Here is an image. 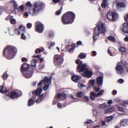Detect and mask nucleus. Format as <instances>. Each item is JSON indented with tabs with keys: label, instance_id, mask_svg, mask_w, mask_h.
<instances>
[{
	"label": "nucleus",
	"instance_id": "aec40b11",
	"mask_svg": "<svg viewBox=\"0 0 128 128\" xmlns=\"http://www.w3.org/2000/svg\"><path fill=\"white\" fill-rule=\"evenodd\" d=\"M90 98L91 100H94L95 98L98 96L97 94L94 93L93 92H91L90 93Z\"/></svg>",
	"mask_w": 128,
	"mask_h": 128
},
{
	"label": "nucleus",
	"instance_id": "72a5a7b5",
	"mask_svg": "<svg viewBox=\"0 0 128 128\" xmlns=\"http://www.w3.org/2000/svg\"><path fill=\"white\" fill-rule=\"evenodd\" d=\"M95 81V80L94 79L92 80H90V83L91 85L92 86H93L94 85Z\"/></svg>",
	"mask_w": 128,
	"mask_h": 128
},
{
	"label": "nucleus",
	"instance_id": "e2e57ef3",
	"mask_svg": "<svg viewBox=\"0 0 128 128\" xmlns=\"http://www.w3.org/2000/svg\"><path fill=\"white\" fill-rule=\"evenodd\" d=\"M112 102V100H109L108 102V104H111Z\"/></svg>",
	"mask_w": 128,
	"mask_h": 128
},
{
	"label": "nucleus",
	"instance_id": "a18cd8bd",
	"mask_svg": "<svg viewBox=\"0 0 128 128\" xmlns=\"http://www.w3.org/2000/svg\"><path fill=\"white\" fill-rule=\"evenodd\" d=\"M32 24L31 23H28L26 24V27L30 29L32 27Z\"/></svg>",
	"mask_w": 128,
	"mask_h": 128
},
{
	"label": "nucleus",
	"instance_id": "ea45409f",
	"mask_svg": "<svg viewBox=\"0 0 128 128\" xmlns=\"http://www.w3.org/2000/svg\"><path fill=\"white\" fill-rule=\"evenodd\" d=\"M62 7H61L58 10V11H56V15H58L60 14L61 12V11L62 10Z\"/></svg>",
	"mask_w": 128,
	"mask_h": 128
},
{
	"label": "nucleus",
	"instance_id": "a878e982",
	"mask_svg": "<svg viewBox=\"0 0 128 128\" xmlns=\"http://www.w3.org/2000/svg\"><path fill=\"white\" fill-rule=\"evenodd\" d=\"M10 22L12 24H14L16 23V20L13 18V16H11L10 18Z\"/></svg>",
	"mask_w": 128,
	"mask_h": 128
},
{
	"label": "nucleus",
	"instance_id": "9b49d317",
	"mask_svg": "<svg viewBox=\"0 0 128 128\" xmlns=\"http://www.w3.org/2000/svg\"><path fill=\"white\" fill-rule=\"evenodd\" d=\"M31 70V69H30V70L23 72V74L26 78H28L32 76L33 72Z\"/></svg>",
	"mask_w": 128,
	"mask_h": 128
},
{
	"label": "nucleus",
	"instance_id": "2f4dec72",
	"mask_svg": "<svg viewBox=\"0 0 128 128\" xmlns=\"http://www.w3.org/2000/svg\"><path fill=\"white\" fill-rule=\"evenodd\" d=\"M107 38L108 39L111 41L114 42L115 41V38L114 37L110 36H108Z\"/></svg>",
	"mask_w": 128,
	"mask_h": 128
},
{
	"label": "nucleus",
	"instance_id": "393cba45",
	"mask_svg": "<svg viewBox=\"0 0 128 128\" xmlns=\"http://www.w3.org/2000/svg\"><path fill=\"white\" fill-rule=\"evenodd\" d=\"M64 97V99H65L66 97V96L64 94H63L62 95H61L60 94H58L57 95H56L55 96V98H57L58 99H59L60 98Z\"/></svg>",
	"mask_w": 128,
	"mask_h": 128
},
{
	"label": "nucleus",
	"instance_id": "6ab92c4d",
	"mask_svg": "<svg viewBox=\"0 0 128 128\" xmlns=\"http://www.w3.org/2000/svg\"><path fill=\"white\" fill-rule=\"evenodd\" d=\"M36 96H34L32 98H30L28 100V106H30L33 105L34 104V100L36 99Z\"/></svg>",
	"mask_w": 128,
	"mask_h": 128
},
{
	"label": "nucleus",
	"instance_id": "3c124183",
	"mask_svg": "<svg viewBox=\"0 0 128 128\" xmlns=\"http://www.w3.org/2000/svg\"><path fill=\"white\" fill-rule=\"evenodd\" d=\"M20 9L22 11H23L24 10V6L23 5H21L19 6Z\"/></svg>",
	"mask_w": 128,
	"mask_h": 128
},
{
	"label": "nucleus",
	"instance_id": "6e6552de",
	"mask_svg": "<svg viewBox=\"0 0 128 128\" xmlns=\"http://www.w3.org/2000/svg\"><path fill=\"white\" fill-rule=\"evenodd\" d=\"M54 62L56 66L61 64L63 61V57L59 55H55L54 57Z\"/></svg>",
	"mask_w": 128,
	"mask_h": 128
},
{
	"label": "nucleus",
	"instance_id": "7ed1b4c3",
	"mask_svg": "<svg viewBox=\"0 0 128 128\" xmlns=\"http://www.w3.org/2000/svg\"><path fill=\"white\" fill-rule=\"evenodd\" d=\"M128 64L126 62L124 64L122 61L118 63L116 68L117 73L119 74H121L127 72L128 71Z\"/></svg>",
	"mask_w": 128,
	"mask_h": 128
},
{
	"label": "nucleus",
	"instance_id": "6e6d98bb",
	"mask_svg": "<svg viewBox=\"0 0 128 128\" xmlns=\"http://www.w3.org/2000/svg\"><path fill=\"white\" fill-rule=\"evenodd\" d=\"M94 88L96 91L97 92L99 91L100 90V88L98 87H97V88L95 87Z\"/></svg>",
	"mask_w": 128,
	"mask_h": 128
},
{
	"label": "nucleus",
	"instance_id": "052dcab7",
	"mask_svg": "<svg viewBox=\"0 0 128 128\" xmlns=\"http://www.w3.org/2000/svg\"><path fill=\"white\" fill-rule=\"evenodd\" d=\"M117 92V91L116 90H114L112 92V94L114 95H116Z\"/></svg>",
	"mask_w": 128,
	"mask_h": 128
},
{
	"label": "nucleus",
	"instance_id": "603ef678",
	"mask_svg": "<svg viewBox=\"0 0 128 128\" xmlns=\"http://www.w3.org/2000/svg\"><path fill=\"white\" fill-rule=\"evenodd\" d=\"M91 53H92V55L93 56H96L97 54L96 52L95 51H92V52Z\"/></svg>",
	"mask_w": 128,
	"mask_h": 128
},
{
	"label": "nucleus",
	"instance_id": "c03bdc74",
	"mask_svg": "<svg viewBox=\"0 0 128 128\" xmlns=\"http://www.w3.org/2000/svg\"><path fill=\"white\" fill-rule=\"evenodd\" d=\"M128 104V101H125L124 102L122 105L126 107Z\"/></svg>",
	"mask_w": 128,
	"mask_h": 128
},
{
	"label": "nucleus",
	"instance_id": "37998d69",
	"mask_svg": "<svg viewBox=\"0 0 128 128\" xmlns=\"http://www.w3.org/2000/svg\"><path fill=\"white\" fill-rule=\"evenodd\" d=\"M78 86L80 88H81L85 86V85L82 84H78Z\"/></svg>",
	"mask_w": 128,
	"mask_h": 128
},
{
	"label": "nucleus",
	"instance_id": "a211bd4d",
	"mask_svg": "<svg viewBox=\"0 0 128 128\" xmlns=\"http://www.w3.org/2000/svg\"><path fill=\"white\" fill-rule=\"evenodd\" d=\"M37 88L36 90L32 92V93L33 94H35L36 96H38L40 95L42 92V87H40L39 88Z\"/></svg>",
	"mask_w": 128,
	"mask_h": 128
},
{
	"label": "nucleus",
	"instance_id": "de8ad7c7",
	"mask_svg": "<svg viewBox=\"0 0 128 128\" xmlns=\"http://www.w3.org/2000/svg\"><path fill=\"white\" fill-rule=\"evenodd\" d=\"M118 108L119 110L122 112H124V109L122 107H118Z\"/></svg>",
	"mask_w": 128,
	"mask_h": 128
},
{
	"label": "nucleus",
	"instance_id": "9d476101",
	"mask_svg": "<svg viewBox=\"0 0 128 128\" xmlns=\"http://www.w3.org/2000/svg\"><path fill=\"white\" fill-rule=\"evenodd\" d=\"M22 93L20 90H17L15 91L12 92H10V97L13 98L18 97L20 96Z\"/></svg>",
	"mask_w": 128,
	"mask_h": 128
},
{
	"label": "nucleus",
	"instance_id": "b1692460",
	"mask_svg": "<svg viewBox=\"0 0 128 128\" xmlns=\"http://www.w3.org/2000/svg\"><path fill=\"white\" fill-rule=\"evenodd\" d=\"M36 59L35 58H33L31 62V65L32 66H35L36 64Z\"/></svg>",
	"mask_w": 128,
	"mask_h": 128
},
{
	"label": "nucleus",
	"instance_id": "1a4fd4ad",
	"mask_svg": "<svg viewBox=\"0 0 128 128\" xmlns=\"http://www.w3.org/2000/svg\"><path fill=\"white\" fill-rule=\"evenodd\" d=\"M35 30L39 33H42L44 30V28L42 24L40 22H37L35 24Z\"/></svg>",
	"mask_w": 128,
	"mask_h": 128
},
{
	"label": "nucleus",
	"instance_id": "20e7f679",
	"mask_svg": "<svg viewBox=\"0 0 128 128\" xmlns=\"http://www.w3.org/2000/svg\"><path fill=\"white\" fill-rule=\"evenodd\" d=\"M104 24L100 22L97 24V26L94 28L93 33V38L94 40L96 41L98 39L100 33H104Z\"/></svg>",
	"mask_w": 128,
	"mask_h": 128
},
{
	"label": "nucleus",
	"instance_id": "c756f323",
	"mask_svg": "<svg viewBox=\"0 0 128 128\" xmlns=\"http://www.w3.org/2000/svg\"><path fill=\"white\" fill-rule=\"evenodd\" d=\"M113 118V116H112L108 117L106 119V121L107 122H108L111 121Z\"/></svg>",
	"mask_w": 128,
	"mask_h": 128
},
{
	"label": "nucleus",
	"instance_id": "bf43d9fd",
	"mask_svg": "<svg viewBox=\"0 0 128 128\" xmlns=\"http://www.w3.org/2000/svg\"><path fill=\"white\" fill-rule=\"evenodd\" d=\"M3 12V8L2 7L0 6V15Z\"/></svg>",
	"mask_w": 128,
	"mask_h": 128
},
{
	"label": "nucleus",
	"instance_id": "473e14b6",
	"mask_svg": "<svg viewBox=\"0 0 128 128\" xmlns=\"http://www.w3.org/2000/svg\"><path fill=\"white\" fill-rule=\"evenodd\" d=\"M110 2V0H104V8Z\"/></svg>",
	"mask_w": 128,
	"mask_h": 128
},
{
	"label": "nucleus",
	"instance_id": "5fc2aeb1",
	"mask_svg": "<svg viewBox=\"0 0 128 128\" xmlns=\"http://www.w3.org/2000/svg\"><path fill=\"white\" fill-rule=\"evenodd\" d=\"M92 122V120H87V121L84 122V123H86L87 124H89L91 123Z\"/></svg>",
	"mask_w": 128,
	"mask_h": 128
},
{
	"label": "nucleus",
	"instance_id": "f8f14e48",
	"mask_svg": "<svg viewBox=\"0 0 128 128\" xmlns=\"http://www.w3.org/2000/svg\"><path fill=\"white\" fill-rule=\"evenodd\" d=\"M121 28L123 32L128 33V24L124 23L121 26Z\"/></svg>",
	"mask_w": 128,
	"mask_h": 128
},
{
	"label": "nucleus",
	"instance_id": "423d86ee",
	"mask_svg": "<svg viewBox=\"0 0 128 128\" xmlns=\"http://www.w3.org/2000/svg\"><path fill=\"white\" fill-rule=\"evenodd\" d=\"M51 78L45 76L44 80H41L38 84V85L40 86L43 83L44 85V90L46 91L48 89L49 85L51 83Z\"/></svg>",
	"mask_w": 128,
	"mask_h": 128
},
{
	"label": "nucleus",
	"instance_id": "8fccbe9b",
	"mask_svg": "<svg viewBox=\"0 0 128 128\" xmlns=\"http://www.w3.org/2000/svg\"><path fill=\"white\" fill-rule=\"evenodd\" d=\"M21 38L22 39L25 40L26 38V36L23 33H22Z\"/></svg>",
	"mask_w": 128,
	"mask_h": 128
},
{
	"label": "nucleus",
	"instance_id": "0eeeda50",
	"mask_svg": "<svg viewBox=\"0 0 128 128\" xmlns=\"http://www.w3.org/2000/svg\"><path fill=\"white\" fill-rule=\"evenodd\" d=\"M107 16L109 20L114 21L117 19L118 14L115 12L111 11L107 13Z\"/></svg>",
	"mask_w": 128,
	"mask_h": 128
},
{
	"label": "nucleus",
	"instance_id": "338daca9",
	"mask_svg": "<svg viewBox=\"0 0 128 128\" xmlns=\"http://www.w3.org/2000/svg\"><path fill=\"white\" fill-rule=\"evenodd\" d=\"M93 112L94 115L95 116H96L97 114V112L96 111V110H93Z\"/></svg>",
	"mask_w": 128,
	"mask_h": 128
},
{
	"label": "nucleus",
	"instance_id": "c9c22d12",
	"mask_svg": "<svg viewBox=\"0 0 128 128\" xmlns=\"http://www.w3.org/2000/svg\"><path fill=\"white\" fill-rule=\"evenodd\" d=\"M76 95L78 97H81L83 96V94L82 92H80L77 94Z\"/></svg>",
	"mask_w": 128,
	"mask_h": 128
},
{
	"label": "nucleus",
	"instance_id": "7c9ffc66",
	"mask_svg": "<svg viewBox=\"0 0 128 128\" xmlns=\"http://www.w3.org/2000/svg\"><path fill=\"white\" fill-rule=\"evenodd\" d=\"M118 50L121 52H123L126 51V49L124 47H121L118 48Z\"/></svg>",
	"mask_w": 128,
	"mask_h": 128
},
{
	"label": "nucleus",
	"instance_id": "680f3d73",
	"mask_svg": "<svg viewBox=\"0 0 128 128\" xmlns=\"http://www.w3.org/2000/svg\"><path fill=\"white\" fill-rule=\"evenodd\" d=\"M89 98L87 96H85L84 97V100L85 101H88V100Z\"/></svg>",
	"mask_w": 128,
	"mask_h": 128
},
{
	"label": "nucleus",
	"instance_id": "69168bd1",
	"mask_svg": "<svg viewBox=\"0 0 128 128\" xmlns=\"http://www.w3.org/2000/svg\"><path fill=\"white\" fill-rule=\"evenodd\" d=\"M100 108L102 109H104V104H101L100 106Z\"/></svg>",
	"mask_w": 128,
	"mask_h": 128
},
{
	"label": "nucleus",
	"instance_id": "f3484780",
	"mask_svg": "<svg viewBox=\"0 0 128 128\" xmlns=\"http://www.w3.org/2000/svg\"><path fill=\"white\" fill-rule=\"evenodd\" d=\"M26 30V28L25 26L22 25L20 26L18 28V32L20 34L21 33H23L25 32Z\"/></svg>",
	"mask_w": 128,
	"mask_h": 128
},
{
	"label": "nucleus",
	"instance_id": "f704fd0d",
	"mask_svg": "<svg viewBox=\"0 0 128 128\" xmlns=\"http://www.w3.org/2000/svg\"><path fill=\"white\" fill-rule=\"evenodd\" d=\"M13 2L14 4V11L18 9V5L14 1H12Z\"/></svg>",
	"mask_w": 128,
	"mask_h": 128
},
{
	"label": "nucleus",
	"instance_id": "39448f33",
	"mask_svg": "<svg viewBox=\"0 0 128 128\" xmlns=\"http://www.w3.org/2000/svg\"><path fill=\"white\" fill-rule=\"evenodd\" d=\"M42 4L39 2H36L34 4V7L30 8L28 10L30 14L32 16L36 15L42 7Z\"/></svg>",
	"mask_w": 128,
	"mask_h": 128
},
{
	"label": "nucleus",
	"instance_id": "49530a36",
	"mask_svg": "<svg viewBox=\"0 0 128 128\" xmlns=\"http://www.w3.org/2000/svg\"><path fill=\"white\" fill-rule=\"evenodd\" d=\"M82 61H81L80 62V64L78 65V67H77V69L79 70L80 68V66H82Z\"/></svg>",
	"mask_w": 128,
	"mask_h": 128
},
{
	"label": "nucleus",
	"instance_id": "dca6fc26",
	"mask_svg": "<svg viewBox=\"0 0 128 128\" xmlns=\"http://www.w3.org/2000/svg\"><path fill=\"white\" fill-rule=\"evenodd\" d=\"M87 66L85 64H84L82 65L81 66L79 70H77V71L79 72H84L86 70H88L87 68Z\"/></svg>",
	"mask_w": 128,
	"mask_h": 128
},
{
	"label": "nucleus",
	"instance_id": "c85d7f7f",
	"mask_svg": "<svg viewBox=\"0 0 128 128\" xmlns=\"http://www.w3.org/2000/svg\"><path fill=\"white\" fill-rule=\"evenodd\" d=\"M79 57L81 59L85 58L86 57V55L83 53H80L78 55Z\"/></svg>",
	"mask_w": 128,
	"mask_h": 128
},
{
	"label": "nucleus",
	"instance_id": "864d4df0",
	"mask_svg": "<svg viewBox=\"0 0 128 128\" xmlns=\"http://www.w3.org/2000/svg\"><path fill=\"white\" fill-rule=\"evenodd\" d=\"M118 81L120 84H122L124 82V80L122 78H120L118 80Z\"/></svg>",
	"mask_w": 128,
	"mask_h": 128
},
{
	"label": "nucleus",
	"instance_id": "0e129e2a",
	"mask_svg": "<svg viewBox=\"0 0 128 128\" xmlns=\"http://www.w3.org/2000/svg\"><path fill=\"white\" fill-rule=\"evenodd\" d=\"M22 62H24V61H26L27 60V59L26 58L23 57L22 59Z\"/></svg>",
	"mask_w": 128,
	"mask_h": 128
},
{
	"label": "nucleus",
	"instance_id": "cd10ccee",
	"mask_svg": "<svg viewBox=\"0 0 128 128\" xmlns=\"http://www.w3.org/2000/svg\"><path fill=\"white\" fill-rule=\"evenodd\" d=\"M114 108H112L104 110V113H106L111 112L113 110Z\"/></svg>",
	"mask_w": 128,
	"mask_h": 128
},
{
	"label": "nucleus",
	"instance_id": "412c9836",
	"mask_svg": "<svg viewBox=\"0 0 128 128\" xmlns=\"http://www.w3.org/2000/svg\"><path fill=\"white\" fill-rule=\"evenodd\" d=\"M81 76H80L74 75L72 77V80L75 82H77V81L80 79Z\"/></svg>",
	"mask_w": 128,
	"mask_h": 128
},
{
	"label": "nucleus",
	"instance_id": "09e8293b",
	"mask_svg": "<svg viewBox=\"0 0 128 128\" xmlns=\"http://www.w3.org/2000/svg\"><path fill=\"white\" fill-rule=\"evenodd\" d=\"M41 51V50L40 48H37L35 51V52L36 53H40Z\"/></svg>",
	"mask_w": 128,
	"mask_h": 128
},
{
	"label": "nucleus",
	"instance_id": "4d7b16f0",
	"mask_svg": "<svg viewBox=\"0 0 128 128\" xmlns=\"http://www.w3.org/2000/svg\"><path fill=\"white\" fill-rule=\"evenodd\" d=\"M55 44V43L54 42H52L50 44V46L49 47V48L50 49L51 47L52 46H54Z\"/></svg>",
	"mask_w": 128,
	"mask_h": 128
},
{
	"label": "nucleus",
	"instance_id": "e433bc0d",
	"mask_svg": "<svg viewBox=\"0 0 128 128\" xmlns=\"http://www.w3.org/2000/svg\"><path fill=\"white\" fill-rule=\"evenodd\" d=\"M112 48L109 47L108 49V54L110 55L111 56H112L113 55L112 54L111 51H110V48Z\"/></svg>",
	"mask_w": 128,
	"mask_h": 128
},
{
	"label": "nucleus",
	"instance_id": "f03ea898",
	"mask_svg": "<svg viewBox=\"0 0 128 128\" xmlns=\"http://www.w3.org/2000/svg\"><path fill=\"white\" fill-rule=\"evenodd\" d=\"M75 18L74 14L72 12H68L64 15L62 18V22L64 24H72Z\"/></svg>",
	"mask_w": 128,
	"mask_h": 128
},
{
	"label": "nucleus",
	"instance_id": "4468645a",
	"mask_svg": "<svg viewBox=\"0 0 128 128\" xmlns=\"http://www.w3.org/2000/svg\"><path fill=\"white\" fill-rule=\"evenodd\" d=\"M29 66L28 64L27 63L23 64L21 68V70L23 72L27 70H30V69L29 68Z\"/></svg>",
	"mask_w": 128,
	"mask_h": 128
},
{
	"label": "nucleus",
	"instance_id": "a19ab883",
	"mask_svg": "<svg viewBox=\"0 0 128 128\" xmlns=\"http://www.w3.org/2000/svg\"><path fill=\"white\" fill-rule=\"evenodd\" d=\"M3 86H0V92H1L2 94H4L5 92V90H3Z\"/></svg>",
	"mask_w": 128,
	"mask_h": 128
},
{
	"label": "nucleus",
	"instance_id": "2eb2a0df",
	"mask_svg": "<svg viewBox=\"0 0 128 128\" xmlns=\"http://www.w3.org/2000/svg\"><path fill=\"white\" fill-rule=\"evenodd\" d=\"M103 77L101 76H99L96 78V80L97 84L98 86H100L102 85L103 83Z\"/></svg>",
	"mask_w": 128,
	"mask_h": 128
},
{
	"label": "nucleus",
	"instance_id": "4be33fe9",
	"mask_svg": "<svg viewBox=\"0 0 128 128\" xmlns=\"http://www.w3.org/2000/svg\"><path fill=\"white\" fill-rule=\"evenodd\" d=\"M121 126H124L128 124V119H124L122 120L120 124Z\"/></svg>",
	"mask_w": 128,
	"mask_h": 128
},
{
	"label": "nucleus",
	"instance_id": "58836bf2",
	"mask_svg": "<svg viewBox=\"0 0 128 128\" xmlns=\"http://www.w3.org/2000/svg\"><path fill=\"white\" fill-rule=\"evenodd\" d=\"M104 92L103 90H101L97 94V95L98 97L100 96H101L103 94Z\"/></svg>",
	"mask_w": 128,
	"mask_h": 128
},
{
	"label": "nucleus",
	"instance_id": "4c0bfd02",
	"mask_svg": "<svg viewBox=\"0 0 128 128\" xmlns=\"http://www.w3.org/2000/svg\"><path fill=\"white\" fill-rule=\"evenodd\" d=\"M26 5L30 7H32V5L31 4V3L30 2H27L26 4Z\"/></svg>",
	"mask_w": 128,
	"mask_h": 128
},
{
	"label": "nucleus",
	"instance_id": "774afa93",
	"mask_svg": "<svg viewBox=\"0 0 128 128\" xmlns=\"http://www.w3.org/2000/svg\"><path fill=\"white\" fill-rule=\"evenodd\" d=\"M58 108H62V107H61L62 105L61 103H58Z\"/></svg>",
	"mask_w": 128,
	"mask_h": 128
},
{
	"label": "nucleus",
	"instance_id": "ddd939ff",
	"mask_svg": "<svg viewBox=\"0 0 128 128\" xmlns=\"http://www.w3.org/2000/svg\"><path fill=\"white\" fill-rule=\"evenodd\" d=\"M92 74V72L88 70V69L86 70V71L82 74V76L88 78L90 77Z\"/></svg>",
	"mask_w": 128,
	"mask_h": 128
},
{
	"label": "nucleus",
	"instance_id": "f257e3e1",
	"mask_svg": "<svg viewBox=\"0 0 128 128\" xmlns=\"http://www.w3.org/2000/svg\"><path fill=\"white\" fill-rule=\"evenodd\" d=\"M16 52V49L14 46H8L4 48L3 54L6 58L10 60L14 57Z\"/></svg>",
	"mask_w": 128,
	"mask_h": 128
},
{
	"label": "nucleus",
	"instance_id": "bb28decb",
	"mask_svg": "<svg viewBox=\"0 0 128 128\" xmlns=\"http://www.w3.org/2000/svg\"><path fill=\"white\" fill-rule=\"evenodd\" d=\"M117 6L119 7L124 8L126 6V5L122 2H118L117 4Z\"/></svg>",
	"mask_w": 128,
	"mask_h": 128
},
{
	"label": "nucleus",
	"instance_id": "13d9d810",
	"mask_svg": "<svg viewBox=\"0 0 128 128\" xmlns=\"http://www.w3.org/2000/svg\"><path fill=\"white\" fill-rule=\"evenodd\" d=\"M124 18L126 21L128 22V14L126 16H124Z\"/></svg>",
	"mask_w": 128,
	"mask_h": 128
},
{
	"label": "nucleus",
	"instance_id": "5701e85b",
	"mask_svg": "<svg viewBox=\"0 0 128 128\" xmlns=\"http://www.w3.org/2000/svg\"><path fill=\"white\" fill-rule=\"evenodd\" d=\"M44 95L45 96V94H43L38 96L36 100V102L38 103L41 102L44 98Z\"/></svg>",
	"mask_w": 128,
	"mask_h": 128
},
{
	"label": "nucleus",
	"instance_id": "79ce46f5",
	"mask_svg": "<svg viewBox=\"0 0 128 128\" xmlns=\"http://www.w3.org/2000/svg\"><path fill=\"white\" fill-rule=\"evenodd\" d=\"M8 77V76L7 74H4L3 76V79L5 80L7 79Z\"/></svg>",
	"mask_w": 128,
	"mask_h": 128
}]
</instances>
